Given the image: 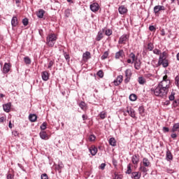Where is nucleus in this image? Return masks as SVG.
Wrapping results in <instances>:
<instances>
[{"label":"nucleus","instance_id":"obj_9","mask_svg":"<svg viewBox=\"0 0 179 179\" xmlns=\"http://www.w3.org/2000/svg\"><path fill=\"white\" fill-rule=\"evenodd\" d=\"M99 3H93L92 4L90 5V9L92 12H97L99 9Z\"/></svg>","mask_w":179,"mask_h":179},{"label":"nucleus","instance_id":"obj_64","mask_svg":"<svg viewBox=\"0 0 179 179\" xmlns=\"http://www.w3.org/2000/svg\"><path fill=\"white\" fill-rule=\"evenodd\" d=\"M113 166H117V160L113 159Z\"/></svg>","mask_w":179,"mask_h":179},{"label":"nucleus","instance_id":"obj_61","mask_svg":"<svg viewBox=\"0 0 179 179\" xmlns=\"http://www.w3.org/2000/svg\"><path fill=\"white\" fill-rule=\"evenodd\" d=\"M113 83H114L115 86H118V85H121V83H119L117 80H114Z\"/></svg>","mask_w":179,"mask_h":179},{"label":"nucleus","instance_id":"obj_33","mask_svg":"<svg viewBox=\"0 0 179 179\" xmlns=\"http://www.w3.org/2000/svg\"><path fill=\"white\" fill-rule=\"evenodd\" d=\"M24 61L27 65H30L31 64V59H30L29 57H25Z\"/></svg>","mask_w":179,"mask_h":179},{"label":"nucleus","instance_id":"obj_8","mask_svg":"<svg viewBox=\"0 0 179 179\" xmlns=\"http://www.w3.org/2000/svg\"><path fill=\"white\" fill-rule=\"evenodd\" d=\"M131 162L133 163V164L138 165L139 164V155H133L131 157Z\"/></svg>","mask_w":179,"mask_h":179},{"label":"nucleus","instance_id":"obj_38","mask_svg":"<svg viewBox=\"0 0 179 179\" xmlns=\"http://www.w3.org/2000/svg\"><path fill=\"white\" fill-rule=\"evenodd\" d=\"M131 164H129L127 165V170L126 171V174H131L132 173V169H131Z\"/></svg>","mask_w":179,"mask_h":179},{"label":"nucleus","instance_id":"obj_63","mask_svg":"<svg viewBox=\"0 0 179 179\" xmlns=\"http://www.w3.org/2000/svg\"><path fill=\"white\" fill-rule=\"evenodd\" d=\"M7 179H13V176H12V174H8L7 176Z\"/></svg>","mask_w":179,"mask_h":179},{"label":"nucleus","instance_id":"obj_47","mask_svg":"<svg viewBox=\"0 0 179 179\" xmlns=\"http://www.w3.org/2000/svg\"><path fill=\"white\" fill-rule=\"evenodd\" d=\"M106 36H111L113 34V31L110 29H106L105 31Z\"/></svg>","mask_w":179,"mask_h":179},{"label":"nucleus","instance_id":"obj_25","mask_svg":"<svg viewBox=\"0 0 179 179\" xmlns=\"http://www.w3.org/2000/svg\"><path fill=\"white\" fill-rule=\"evenodd\" d=\"M138 82L139 85H145L146 83V79L143 77H138Z\"/></svg>","mask_w":179,"mask_h":179},{"label":"nucleus","instance_id":"obj_11","mask_svg":"<svg viewBox=\"0 0 179 179\" xmlns=\"http://www.w3.org/2000/svg\"><path fill=\"white\" fill-rule=\"evenodd\" d=\"M10 107H12L11 103H7L3 105V111H5L6 113H9V111H10Z\"/></svg>","mask_w":179,"mask_h":179},{"label":"nucleus","instance_id":"obj_27","mask_svg":"<svg viewBox=\"0 0 179 179\" xmlns=\"http://www.w3.org/2000/svg\"><path fill=\"white\" fill-rule=\"evenodd\" d=\"M109 144L110 145V146H117V141H115V138H110L109 139Z\"/></svg>","mask_w":179,"mask_h":179},{"label":"nucleus","instance_id":"obj_5","mask_svg":"<svg viewBox=\"0 0 179 179\" xmlns=\"http://www.w3.org/2000/svg\"><path fill=\"white\" fill-rule=\"evenodd\" d=\"M11 66L10 63H5L3 66V73H8Z\"/></svg>","mask_w":179,"mask_h":179},{"label":"nucleus","instance_id":"obj_6","mask_svg":"<svg viewBox=\"0 0 179 179\" xmlns=\"http://www.w3.org/2000/svg\"><path fill=\"white\" fill-rule=\"evenodd\" d=\"M127 113L131 117V118H136V115L135 114V110L132 108L127 107Z\"/></svg>","mask_w":179,"mask_h":179},{"label":"nucleus","instance_id":"obj_34","mask_svg":"<svg viewBox=\"0 0 179 179\" xmlns=\"http://www.w3.org/2000/svg\"><path fill=\"white\" fill-rule=\"evenodd\" d=\"M138 111L141 115H145V108H143V106H140L138 108Z\"/></svg>","mask_w":179,"mask_h":179},{"label":"nucleus","instance_id":"obj_26","mask_svg":"<svg viewBox=\"0 0 179 179\" xmlns=\"http://www.w3.org/2000/svg\"><path fill=\"white\" fill-rule=\"evenodd\" d=\"M39 135H40V138L41 139H47V138H48V136L47 135V133H45V131H41Z\"/></svg>","mask_w":179,"mask_h":179},{"label":"nucleus","instance_id":"obj_30","mask_svg":"<svg viewBox=\"0 0 179 179\" xmlns=\"http://www.w3.org/2000/svg\"><path fill=\"white\" fill-rule=\"evenodd\" d=\"M79 107L85 110H86V107H87V105H86V103H85V101H81L79 104H78Z\"/></svg>","mask_w":179,"mask_h":179},{"label":"nucleus","instance_id":"obj_37","mask_svg":"<svg viewBox=\"0 0 179 179\" xmlns=\"http://www.w3.org/2000/svg\"><path fill=\"white\" fill-rule=\"evenodd\" d=\"M108 57V51L104 52L103 55L101 57V59H107Z\"/></svg>","mask_w":179,"mask_h":179},{"label":"nucleus","instance_id":"obj_58","mask_svg":"<svg viewBox=\"0 0 179 179\" xmlns=\"http://www.w3.org/2000/svg\"><path fill=\"white\" fill-rule=\"evenodd\" d=\"M129 80H131V77H126L124 79V83H129Z\"/></svg>","mask_w":179,"mask_h":179},{"label":"nucleus","instance_id":"obj_44","mask_svg":"<svg viewBox=\"0 0 179 179\" xmlns=\"http://www.w3.org/2000/svg\"><path fill=\"white\" fill-rule=\"evenodd\" d=\"M175 85L179 87V76H177L176 78H175Z\"/></svg>","mask_w":179,"mask_h":179},{"label":"nucleus","instance_id":"obj_54","mask_svg":"<svg viewBox=\"0 0 179 179\" xmlns=\"http://www.w3.org/2000/svg\"><path fill=\"white\" fill-rule=\"evenodd\" d=\"M114 179H122V178L121 177V175H118L117 174V173H115L114 174Z\"/></svg>","mask_w":179,"mask_h":179},{"label":"nucleus","instance_id":"obj_43","mask_svg":"<svg viewBox=\"0 0 179 179\" xmlns=\"http://www.w3.org/2000/svg\"><path fill=\"white\" fill-rule=\"evenodd\" d=\"M88 139L90 142H94V141H96V136L95 135H90L89 136Z\"/></svg>","mask_w":179,"mask_h":179},{"label":"nucleus","instance_id":"obj_57","mask_svg":"<svg viewBox=\"0 0 179 179\" xmlns=\"http://www.w3.org/2000/svg\"><path fill=\"white\" fill-rule=\"evenodd\" d=\"M64 58H65V59H66V61H69L71 57H69V55L68 54L64 53Z\"/></svg>","mask_w":179,"mask_h":179},{"label":"nucleus","instance_id":"obj_31","mask_svg":"<svg viewBox=\"0 0 179 179\" xmlns=\"http://www.w3.org/2000/svg\"><path fill=\"white\" fill-rule=\"evenodd\" d=\"M64 169V164L62 162H59L58 165L56 166V170L61 171V169Z\"/></svg>","mask_w":179,"mask_h":179},{"label":"nucleus","instance_id":"obj_56","mask_svg":"<svg viewBox=\"0 0 179 179\" xmlns=\"http://www.w3.org/2000/svg\"><path fill=\"white\" fill-rule=\"evenodd\" d=\"M52 65H54V62L50 61V62H49L48 66V69H51V68H52Z\"/></svg>","mask_w":179,"mask_h":179},{"label":"nucleus","instance_id":"obj_20","mask_svg":"<svg viewBox=\"0 0 179 179\" xmlns=\"http://www.w3.org/2000/svg\"><path fill=\"white\" fill-rule=\"evenodd\" d=\"M90 152L92 156H96V155L97 154V148L92 147L91 148H90Z\"/></svg>","mask_w":179,"mask_h":179},{"label":"nucleus","instance_id":"obj_55","mask_svg":"<svg viewBox=\"0 0 179 179\" xmlns=\"http://www.w3.org/2000/svg\"><path fill=\"white\" fill-rule=\"evenodd\" d=\"M41 179H48V176H47V173H43L41 176Z\"/></svg>","mask_w":179,"mask_h":179},{"label":"nucleus","instance_id":"obj_49","mask_svg":"<svg viewBox=\"0 0 179 179\" xmlns=\"http://www.w3.org/2000/svg\"><path fill=\"white\" fill-rule=\"evenodd\" d=\"M179 101L175 100L173 102V106L176 108V107H178Z\"/></svg>","mask_w":179,"mask_h":179},{"label":"nucleus","instance_id":"obj_18","mask_svg":"<svg viewBox=\"0 0 179 179\" xmlns=\"http://www.w3.org/2000/svg\"><path fill=\"white\" fill-rule=\"evenodd\" d=\"M131 178H134V179L141 178V173L140 172H133L131 173Z\"/></svg>","mask_w":179,"mask_h":179},{"label":"nucleus","instance_id":"obj_14","mask_svg":"<svg viewBox=\"0 0 179 179\" xmlns=\"http://www.w3.org/2000/svg\"><path fill=\"white\" fill-rule=\"evenodd\" d=\"M141 64H142V62H141V61L138 60V58H136V59L134 61V68H135V69H136L137 71H139V69H141Z\"/></svg>","mask_w":179,"mask_h":179},{"label":"nucleus","instance_id":"obj_15","mask_svg":"<svg viewBox=\"0 0 179 179\" xmlns=\"http://www.w3.org/2000/svg\"><path fill=\"white\" fill-rule=\"evenodd\" d=\"M169 77H167V75H165L164 77H163V80L159 83H166V85H168V86L170 87V85L171 84V82L170 81V80H169L168 78Z\"/></svg>","mask_w":179,"mask_h":179},{"label":"nucleus","instance_id":"obj_41","mask_svg":"<svg viewBox=\"0 0 179 179\" xmlns=\"http://www.w3.org/2000/svg\"><path fill=\"white\" fill-rule=\"evenodd\" d=\"M129 58H131L133 62H135V61H136V56L134 54V52L130 53Z\"/></svg>","mask_w":179,"mask_h":179},{"label":"nucleus","instance_id":"obj_35","mask_svg":"<svg viewBox=\"0 0 179 179\" xmlns=\"http://www.w3.org/2000/svg\"><path fill=\"white\" fill-rule=\"evenodd\" d=\"M137 99L136 94H131L129 96V100H131V101H135Z\"/></svg>","mask_w":179,"mask_h":179},{"label":"nucleus","instance_id":"obj_2","mask_svg":"<svg viewBox=\"0 0 179 179\" xmlns=\"http://www.w3.org/2000/svg\"><path fill=\"white\" fill-rule=\"evenodd\" d=\"M57 41V35L55 34H49L46 38V44L48 47H53Z\"/></svg>","mask_w":179,"mask_h":179},{"label":"nucleus","instance_id":"obj_12","mask_svg":"<svg viewBox=\"0 0 179 179\" xmlns=\"http://www.w3.org/2000/svg\"><path fill=\"white\" fill-rule=\"evenodd\" d=\"M41 76H42L43 80H45V82H46V80H48V79H50V74H48V72L47 71H43L41 73Z\"/></svg>","mask_w":179,"mask_h":179},{"label":"nucleus","instance_id":"obj_23","mask_svg":"<svg viewBox=\"0 0 179 179\" xmlns=\"http://www.w3.org/2000/svg\"><path fill=\"white\" fill-rule=\"evenodd\" d=\"M166 160H173V154H171V152L170 150L166 151Z\"/></svg>","mask_w":179,"mask_h":179},{"label":"nucleus","instance_id":"obj_46","mask_svg":"<svg viewBox=\"0 0 179 179\" xmlns=\"http://www.w3.org/2000/svg\"><path fill=\"white\" fill-rule=\"evenodd\" d=\"M22 24H24V26H27V24H29V19L24 18L22 20Z\"/></svg>","mask_w":179,"mask_h":179},{"label":"nucleus","instance_id":"obj_60","mask_svg":"<svg viewBox=\"0 0 179 179\" xmlns=\"http://www.w3.org/2000/svg\"><path fill=\"white\" fill-rule=\"evenodd\" d=\"M169 131H170V129H169V127H163L164 132H169Z\"/></svg>","mask_w":179,"mask_h":179},{"label":"nucleus","instance_id":"obj_53","mask_svg":"<svg viewBox=\"0 0 179 179\" xmlns=\"http://www.w3.org/2000/svg\"><path fill=\"white\" fill-rule=\"evenodd\" d=\"M150 31H156V27L153 25H150L149 27Z\"/></svg>","mask_w":179,"mask_h":179},{"label":"nucleus","instance_id":"obj_17","mask_svg":"<svg viewBox=\"0 0 179 179\" xmlns=\"http://www.w3.org/2000/svg\"><path fill=\"white\" fill-rule=\"evenodd\" d=\"M44 13H45V11L43 9H40L37 13L38 17H39V19H43V17H44Z\"/></svg>","mask_w":179,"mask_h":179},{"label":"nucleus","instance_id":"obj_32","mask_svg":"<svg viewBox=\"0 0 179 179\" xmlns=\"http://www.w3.org/2000/svg\"><path fill=\"white\" fill-rule=\"evenodd\" d=\"M99 117L101 120H104V118H106V117H107V113H106L105 111H102L99 113Z\"/></svg>","mask_w":179,"mask_h":179},{"label":"nucleus","instance_id":"obj_4","mask_svg":"<svg viewBox=\"0 0 179 179\" xmlns=\"http://www.w3.org/2000/svg\"><path fill=\"white\" fill-rule=\"evenodd\" d=\"M153 10L154 13L155 15H157V13H159V12H160L161 10H166V7H164V6H155Z\"/></svg>","mask_w":179,"mask_h":179},{"label":"nucleus","instance_id":"obj_13","mask_svg":"<svg viewBox=\"0 0 179 179\" xmlns=\"http://www.w3.org/2000/svg\"><path fill=\"white\" fill-rule=\"evenodd\" d=\"M118 11L120 15H124V13H127V12H128V9H127V8L124 6H121L119 7Z\"/></svg>","mask_w":179,"mask_h":179},{"label":"nucleus","instance_id":"obj_10","mask_svg":"<svg viewBox=\"0 0 179 179\" xmlns=\"http://www.w3.org/2000/svg\"><path fill=\"white\" fill-rule=\"evenodd\" d=\"M124 57V50H120L115 53V59H120V58Z\"/></svg>","mask_w":179,"mask_h":179},{"label":"nucleus","instance_id":"obj_3","mask_svg":"<svg viewBox=\"0 0 179 179\" xmlns=\"http://www.w3.org/2000/svg\"><path fill=\"white\" fill-rule=\"evenodd\" d=\"M158 65H162L164 68L169 66V60L166 58H159Z\"/></svg>","mask_w":179,"mask_h":179},{"label":"nucleus","instance_id":"obj_40","mask_svg":"<svg viewBox=\"0 0 179 179\" xmlns=\"http://www.w3.org/2000/svg\"><path fill=\"white\" fill-rule=\"evenodd\" d=\"M147 48H148V50H149V51H153V48H155V46H153L152 43H149L148 44Z\"/></svg>","mask_w":179,"mask_h":179},{"label":"nucleus","instance_id":"obj_7","mask_svg":"<svg viewBox=\"0 0 179 179\" xmlns=\"http://www.w3.org/2000/svg\"><path fill=\"white\" fill-rule=\"evenodd\" d=\"M128 38H129L128 35L123 34L119 38V41H118L119 44H125V43H127V40H128Z\"/></svg>","mask_w":179,"mask_h":179},{"label":"nucleus","instance_id":"obj_39","mask_svg":"<svg viewBox=\"0 0 179 179\" xmlns=\"http://www.w3.org/2000/svg\"><path fill=\"white\" fill-rule=\"evenodd\" d=\"M139 170H140V171H142V173H148V169L146 168V166H141L139 167Z\"/></svg>","mask_w":179,"mask_h":179},{"label":"nucleus","instance_id":"obj_50","mask_svg":"<svg viewBox=\"0 0 179 179\" xmlns=\"http://www.w3.org/2000/svg\"><path fill=\"white\" fill-rule=\"evenodd\" d=\"M116 80L119 83H122V76H119L117 77Z\"/></svg>","mask_w":179,"mask_h":179},{"label":"nucleus","instance_id":"obj_29","mask_svg":"<svg viewBox=\"0 0 179 179\" xmlns=\"http://www.w3.org/2000/svg\"><path fill=\"white\" fill-rule=\"evenodd\" d=\"M103 38V32L101 31L98 32L96 40V41H100Z\"/></svg>","mask_w":179,"mask_h":179},{"label":"nucleus","instance_id":"obj_45","mask_svg":"<svg viewBox=\"0 0 179 179\" xmlns=\"http://www.w3.org/2000/svg\"><path fill=\"white\" fill-rule=\"evenodd\" d=\"M97 76L100 77V78H103L104 76V73H103V71L101 70H99L97 73H96Z\"/></svg>","mask_w":179,"mask_h":179},{"label":"nucleus","instance_id":"obj_42","mask_svg":"<svg viewBox=\"0 0 179 179\" xmlns=\"http://www.w3.org/2000/svg\"><path fill=\"white\" fill-rule=\"evenodd\" d=\"M47 129V122H44L41 125V129L42 131H44Z\"/></svg>","mask_w":179,"mask_h":179},{"label":"nucleus","instance_id":"obj_36","mask_svg":"<svg viewBox=\"0 0 179 179\" xmlns=\"http://www.w3.org/2000/svg\"><path fill=\"white\" fill-rule=\"evenodd\" d=\"M72 13V10L69 8L66 9L65 11H64V13H65V16L66 17H69V16H71V13Z\"/></svg>","mask_w":179,"mask_h":179},{"label":"nucleus","instance_id":"obj_48","mask_svg":"<svg viewBox=\"0 0 179 179\" xmlns=\"http://www.w3.org/2000/svg\"><path fill=\"white\" fill-rule=\"evenodd\" d=\"M153 53L155 54L156 55H160V54H162V52L159 49H155L153 50Z\"/></svg>","mask_w":179,"mask_h":179},{"label":"nucleus","instance_id":"obj_62","mask_svg":"<svg viewBox=\"0 0 179 179\" xmlns=\"http://www.w3.org/2000/svg\"><path fill=\"white\" fill-rule=\"evenodd\" d=\"M161 36H166V31L164 29H161Z\"/></svg>","mask_w":179,"mask_h":179},{"label":"nucleus","instance_id":"obj_51","mask_svg":"<svg viewBox=\"0 0 179 179\" xmlns=\"http://www.w3.org/2000/svg\"><path fill=\"white\" fill-rule=\"evenodd\" d=\"M175 94H176V93L171 92V94L169 96V100H170L171 101H173V100H174V99H175L174 95H175Z\"/></svg>","mask_w":179,"mask_h":179},{"label":"nucleus","instance_id":"obj_24","mask_svg":"<svg viewBox=\"0 0 179 179\" xmlns=\"http://www.w3.org/2000/svg\"><path fill=\"white\" fill-rule=\"evenodd\" d=\"M11 24L13 27H16L17 24V17H13L11 20Z\"/></svg>","mask_w":179,"mask_h":179},{"label":"nucleus","instance_id":"obj_19","mask_svg":"<svg viewBox=\"0 0 179 179\" xmlns=\"http://www.w3.org/2000/svg\"><path fill=\"white\" fill-rule=\"evenodd\" d=\"M83 59H90L92 58V56L90 55V52L87 51L83 55Z\"/></svg>","mask_w":179,"mask_h":179},{"label":"nucleus","instance_id":"obj_22","mask_svg":"<svg viewBox=\"0 0 179 179\" xmlns=\"http://www.w3.org/2000/svg\"><path fill=\"white\" fill-rule=\"evenodd\" d=\"M172 132H179V122L175 123L172 128Z\"/></svg>","mask_w":179,"mask_h":179},{"label":"nucleus","instance_id":"obj_52","mask_svg":"<svg viewBox=\"0 0 179 179\" xmlns=\"http://www.w3.org/2000/svg\"><path fill=\"white\" fill-rule=\"evenodd\" d=\"M166 55H167V53L166 52H163L162 54L159 55V58H166Z\"/></svg>","mask_w":179,"mask_h":179},{"label":"nucleus","instance_id":"obj_16","mask_svg":"<svg viewBox=\"0 0 179 179\" xmlns=\"http://www.w3.org/2000/svg\"><path fill=\"white\" fill-rule=\"evenodd\" d=\"M29 120L31 122H36L37 120V115L36 114H30L29 116Z\"/></svg>","mask_w":179,"mask_h":179},{"label":"nucleus","instance_id":"obj_1","mask_svg":"<svg viewBox=\"0 0 179 179\" xmlns=\"http://www.w3.org/2000/svg\"><path fill=\"white\" fill-rule=\"evenodd\" d=\"M169 89L170 86L166 83H159L155 89L152 88V92L157 97H161V99H166L167 97V93H169Z\"/></svg>","mask_w":179,"mask_h":179},{"label":"nucleus","instance_id":"obj_59","mask_svg":"<svg viewBox=\"0 0 179 179\" xmlns=\"http://www.w3.org/2000/svg\"><path fill=\"white\" fill-rule=\"evenodd\" d=\"M104 169H106V164L103 163L100 166V169L101 170H104Z\"/></svg>","mask_w":179,"mask_h":179},{"label":"nucleus","instance_id":"obj_28","mask_svg":"<svg viewBox=\"0 0 179 179\" xmlns=\"http://www.w3.org/2000/svg\"><path fill=\"white\" fill-rule=\"evenodd\" d=\"M124 73H125V77L126 78H131L132 76V71L129 69H127L125 71Z\"/></svg>","mask_w":179,"mask_h":179},{"label":"nucleus","instance_id":"obj_21","mask_svg":"<svg viewBox=\"0 0 179 179\" xmlns=\"http://www.w3.org/2000/svg\"><path fill=\"white\" fill-rule=\"evenodd\" d=\"M143 164L145 167H149V166H150V162H149V159L148 158H143Z\"/></svg>","mask_w":179,"mask_h":179}]
</instances>
